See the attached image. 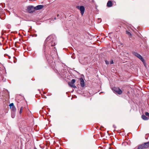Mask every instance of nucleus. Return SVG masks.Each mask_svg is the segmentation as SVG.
Instances as JSON below:
<instances>
[{
	"label": "nucleus",
	"mask_w": 149,
	"mask_h": 149,
	"mask_svg": "<svg viewBox=\"0 0 149 149\" xmlns=\"http://www.w3.org/2000/svg\"><path fill=\"white\" fill-rule=\"evenodd\" d=\"M149 147V142L144 143L142 144L139 145L138 148V149H144Z\"/></svg>",
	"instance_id": "nucleus-1"
},
{
	"label": "nucleus",
	"mask_w": 149,
	"mask_h": 149,
	"mask_svg": "<svg viewBox=\"0 0 149 149\" xmlns=\"http://www.w3.org/2000/svg\"><path fill=\"white\" fill-rule=\"evenodd\" d=\"M77 8L79 9L81 11V13L82 15H83L84 11L85 8L83 6H77Z\"/></svg>",
	"instance_id": "nucleus-2"
},
{
	"label": "nucleus",
	"mask_w": 149,
	"mask_h": 149,
	"mask_svg": "<svg viewBox=\"0 0 149 149\" xmlns=\"http://www.w3.org/2000/svg\"><path fill=\"white\" fill-rule=\"evenodd\" d=\"M113 89L114 92L120 95L122 93V90L118 88L114 87Z\"/></svg>",
	"instance_id": "nucleus-3"
},
{
	"label": "nucleus",
	"mask_w": 149,
	"mask_h": 149,
	"mask_svg": "<svg viewBox=\"0 0 149 149\" xmlns=\"http://www.w3.org/2000/svg\"><path fill=\"white\" fill-rule=\"evenodd\" d=\"M75 82V80L74 79H72L71 82H69L68 83L69 85L71 87L75 88L76 86L74 85V83Z\"/></svg>",
	"instance_id": "nucleus-4"
},
{
	"label": "nucleus",
	"mask_w": 149,
	"mask_h": 149,
	"mask_svg": "<svg viewBox=\"0 0 149 149\" xmlns=\"http://www.w3.org/2000/svg\"><path fill=\"white\" fill-rule=\"evenodd\" d=\"M35 8L32 6H29L27 7V10L29 13H31L34 11Z\"/></svg>",
	"instance_id": "nucleus-5"
},
{
	"label": "nucleus",
	"mask_w": 149,
	"mask_h": 149,
	"mask_svg": "<svg viewBox=\"0 0 149 149\" xmlns=\"http://www.w3.org/2000/svg\"><path fill=\"white\" fill-rule=\"evenodd\" d=\"M56 45L55 42L54 41H52L50 40L49 42V43L48 45V47H49V48L51 49V46L52 47Z\"/></svg>",
	"instance_id": "nucleus-6"
},
{
	"label": "nucleus",
	"mask_w": 149,
	"mask_h": 149,
	"mask_svg": "<svg viewBox=\"0 0 149 149\" xmlns=\"http://www.w3.org/2000/svg\"><path fill=\"white\" fill-rule=\"evenodd\" d=\"M135 55L139 59H141L142 61L144 63V60L143 59L142 56L140 54L137 53H135Z\"/></svg>",
	"instance_id": "nucleus-7"
},
{
	"label": "nucleus",
	"mask_w": 149,
	"mask_h": 149,
	"mask_svg": "<svg viewBox=\"0 0 149 149\" xmlns=\"http://www.w3.org/2000/svg\"><path fill=\"white\" fill-rule=\"evenodd\" d=\"M80 84L81 86L82 87H84L85 86V83L84 79L82 78H80Z\"/></svg>",
	"instance_id": "nucleus-8"
},
{
	"label": "nucleus",
	"mask_w": 149,
	"mask_h": 149,
	"mask_svg": "<svg viewBox=\"0 0 149 149\" xmlns=\"http://www.w3.org/2000/svg\"><path fill=\"white\" fill-rule=\"evenodd\" d=\"M9 106L10 107V108H11L12 110L13 111H15V110L16 109L13 103H12L10 104L9 105Z\"/></svg>",
	"instance_id": "nucleus-9"
},
{
	"label": "nucleus",
	"mask_w": 149,
	"mask_h": 149,
	"mask_svg": "<svg viewBox=\"0 0 149 149\" xmlns=\"http://www.w3.org/2000/svg\"><path fill=\"white\" fill-rule=\"evenodd\" d=\"M43 7V5H39L35 7V9L36 10H38L42 8Z\"/></svg>",
	"instance_id": "nucleus-10"
},
{
	"label": "nucleus",
	"mask_w": 149,
	"mask_h": 149,
	"mask_svg": "<svg viewBox=\"0 0 149 149\" xmlns=\"http://www.w3.org/2000/svg\"><path fill=\"white\" fill-rule=\"evenodd\" d=\"M112 6V2L111 1H109L107 3V6L108 7H110Z\"/></svg>",
	"instance_id": "nucleus-11"
},
{
	"label": "nucleus",
	"mask_w": 149,
	"mask_h": 149,
	"mask_svg": "<svg viewBox=\"0 0 149 149\" xmlns=\"http://www.w3.org/2000/svg\"><path fill=\"white\" fill-rule=\"evenodd\" d=\"M141 117L144 120H147L148 119V118H147L146 116L144 115H143L141 116Z\"/></svg>",
	"instance_id": "nucleus-12"
},
{
	"label": "nucleus",
	"mask_w": 149,
	"mask_h": 149,
	"mask_svg": "<svg viewBox=\"0 0 149 149\" xmlns=\"http://www.w3.org/2000/svg\"><path fill=\"white\" fill-rule=\"evenodd\" d=\"M126 34H127V35H128L129 37H130L131 36H132L130 32H129L127 31H126Z\"/></svg>",
	"instance_id": "nucleus-13"
},
{
	"label": "nucleus",
	"mask_w": 149,
	"mask_h": 149,
	"mask_svg": "<svg viewBox=\"0 0 149 149\" xmlns=\"http://www.w3.org/2000/svg\"><path fill=\"white\" fill-rule=\"evenodd\" d=\"M23 107H22L20 109V111L19 112V113L20 114H21L22 113V110H23Z\"/></svg>",
	"instance_id": "nucleus-14"
},
{
	"label": "nucleus",
	"mask_w": 149,
	"mask_h": 149,
	"mask_svg": "<svg viewBox=\"0 0 149 149\" xmlns=\"http://www.w3.org/2000/svg\"><path fill=\"white\" fill-rule=\"evenodd\" d=\"M145 115L146 116H148L149 117V113L148 112H146L145 113Z\"/></svg>",
	"instance_id": "nucleus-15"
},
{
	"label": "nucleus",
	"mask_w": 149,
	"mask_h": 149,
	"mask_svg": "<svg viewBox=\"0 0 149 149\" xmlns=\"http://www.w3.org/2000/svg\"><path fill=\"white\" fill-rule=\"evenodd\" d=\"M50 37H51V36H49L47 38H46V40L45 41H47V40H48L49 39H50Z\"/></svg>",
	"instance_id": "nucleus-16"
},
{
	"label": "nucleus",
	"mask_w": 149,
	"mask_h": 149,
	"mask_svg": "<svg viewBox=\"0 0 149 149\" xmlns=\"http://www.w3.org/2000/svg\"><path fill=\"white\" fill-rule=\"evenodd\" d=\"M105 63L107 64H109V62L108 61H107V60H106L105 61Z\"/></svg>",
	"instance_id": "nucleus-17"
},
{
	"label": "nucleus",
	"mask_w": 149,
	"mask_h": 149,
	"mask_svg": "<svg viewBox=\"0 0 149 149\" xmlns=\"http://www.w3.org/2000/svg\"><path fill=\"white\" fill-rule=\"evenodd\" d=\"M113 63V62L112 60L110 62V64H111Z\"/></svg>",
	"instance_id": "nucleus-18"
},
{
	"label": "nucleus",
	"mask_w": 149,
	"mask_h": 149,
	"mask_svg": "<svg viewBox=\"0 0 149 149\" xmlns=\"http://www.w3.org/2000/svg\"><path fill=\"white\" fill-rule=\"evenodd\" d=\"M1 143V141L0 140V144Z\"/></svg>",
	"instance_id": "nucleus-19"
},
{
	"label": "nucleus",
	"mask_w": 149,
	"mask_h": 149,
	"mask_svg": "<svg viewBox=\"0 0 149 149\" xmlns=\"http://www.w3.org/2000/svg\"><path fill=\"white\" fill-rule=\"evenodd\" d=\"M54 19H56V18L55 17H54Z\"/></svg>",
	"instance_id": "nucleus-20"
},
{
	"label": "nucleus",
	"mask_w": 149,
	"mask_h": 149,
	"mask_svg": "<svg viewBox=\"0 0 149 149\" xmlns=\"http://www.w3.org/2000/svg\"><path fill=\"white\" fill-rule=\"evenodd\" d=\"M109 149H111V148L110 147H109Z\"/></svg>",
	"instance_id": "nucleus-21"
},
{
	"label": "nucleus",
	"mask_w": 149,
	"mask_h": 149,
	"mask_svg": "<svg viewBox=\"0 0 149 149\" xmlns=\"http://www.w3.org/2000/svg\"><path fill=\"white\" fill-rule=\"evenodd\" d=\"M34 149H37L36 148H35Z\"/></svg>",
	"instance_id": "nucleus-22"
},
{
	"label": "nucleus",
	"mask_w": 149,
	"mask_h": 149,
	"mask_svg": "<svg viewBox=\"0 0 149 149\" xmlns=\"http://www.w3.org/2000/svg\"><path fill=\"white\" fill-rule=\"evenodd\" d=\"M58 16H59V15H58H58H57V16H58Z\"/></svg>",
	"instance_id": "nucleus-23"
},
{
	"label": "nucleus",
	"mask_w": 149,
	"mask_h": 149,
	"mask_svg": "<svg viewBox=\"0 0 149 149\" xmlns=\"http://www.w3.org/2000/svg\"><path fill=\"white\" fill-rule=\"evenodd\" d=\"M35 36H37V35H36H36H35Z\"/></svg>",
	"instance_id": "nucleus-24"
}]
</instances>
